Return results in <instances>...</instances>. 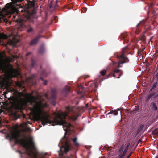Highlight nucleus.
I'll return each instance as SVG.
<instances>
[{
	"instance_id": "nucleus-1",
	"label": "nucleus",
	"mask_w": 158,
	"mask_h": 158,
	"mask_svg": "<svg viewBox=\"0 0 158 158\" xmlns=\"http://www.w3.org/2000/svg\"><path fill=\"white\" fill-rule=\"evenodd\" d=\"M19 95V97L15 98L13 100L12 105L15 110H21L23 109L24 106L27 105L28 102H29L32 106L31 110L37 113L39 116V118L43 126L48 123L52 124V126L56 125L63 126L64 130L65 132L62 139H64L63 143H65V145L60 148V150L62 152L61 155L64 153H67L70 148L68 138L66 137L65 135L68 131H72L70 128H73V126L70 123L66 121L65 119L66 117L68 116L70 119L72 120L75 121L77 119L79 114L78 112L75 111V107L70 106L67 107L65 113L63 114V118L61 115H59L58 116V119H56L54 121H52L48 118V117L43 115L44 114L43 109L48 106V104L47 103H44L41 101L39 102L36 101L34 100L35 97L31 93L24 94L23 92H20ZM59 154L61 155L60 153Z\"/></svg>"
},
{
	"instance_id": "nucleus-2",
	"label": "nucleus",
	"mask_w": 158,
	"mask_h": 158,
	"mask_svg": "<svg viewBox=\"0 0 158 158\" xmlns=\"http://www.w3.org/2000/svg\"><path fill=\"white\" fill-rule=\"evenodd\" d=\"M129 49L127 46L123 48L122 49L121 54H119L118 56V58L120 60L118 62H114L113 63L114 68H119L122 67L121 65L124 63H127L129 62V60L128 58L125 56L128 54Z\"/></svg>"
},
{
	"instance_id": "nucleus-3",
	"label": "nucleus",
	"mask_w": 158,
	"mask_h": 158,
	"mask_svg": "<svg viewBox=\"0 0 158 158\" xmlns=\"http://www.w3.org/2000/svg\"><path fill=\"white\" fill-rule=\"evenodd\" d=\"M19 135L17 133H12L9 137L11 140H15V144H19L21 145L25 149H29V147L27 145V142L26 139H19Z\"/></svg>"
},
{
	"instance_id": "nucleus-4",
	"label": "nucleus",
	"mask_w": 158,
	"mask_h": 158,
	"mask_svg": "<svg viewBox=\"0 0 158 158\" xmlns=\"http://www.w3.org/2000/svg\"><path fill=\"white\" fill-rule=\"evenodd\" d=\"M146 23L145 21L143 20L140 21L136 26V30L135 32L136 34H138L141 30V27H143L145 30L144 33H145L148 30H149L150 27L149 26H146Z\"/></svg>"
},
{
	"instance_id": "nucleus-5",
	"label": "nucleus",
	"mask_w": 158,
	"mask_h": 158,
	"mask_svg": "<svg viewBox=\"0 0 158 158\" xmlns=\"http://www.w3.org/2000/svg\"><path fill=\"white\" fill-rule=\"evenodd\" d=\"M24 28L26 29V31L28 33H32L34 31L32 27L30 25L27 26L22 23H21L20 27L18 28V30L21 31Z\"/></svg>"
},
{
	"instance_id": "nucleus-6",
	"label": "nucleus",
	"mask_w": 158,
	"mask_h": 158,
	"mask_svg": "<svg viewBox=\"0 0 158 158\" xmlns=\"http://www.w3.org/2000/svg\"><path fill=\"white\" fill-rule=\"evenodd\" d=\"M120 70L119 69L115 70L114 69L113 71L111 72L110 74L107 75L105 79H107L109 77L110 75H112L114 77L119 78L120 77L121 75H118V76H117L115 74L118 73H119Z\"/></svg>"
},
{
	"instance_id": "nucleus-7",
	"label": "nucleus",
	"mask_w": 158,
	"mask_h": 158,
	"mask_svg": "<svg viewBox=\"0 0 158 158\" xmlns=\"http://www.w3.org/2000/svg\"><path fill=\"white\" fill-rule=\"evenodd\" d=\"M41 37V35H37L29 43L30 45L31 46H33L36 44Z\"/></svg>"
},
{
	"instance_id": "nucleus-8",
	"label": "nucleus",
	"mask_w": 158,
	"mask_h": 158,
	"mask_svg": "<svg viewBox=\"0 0 158 158\" xmlns=\"http://www.w3.org/2000/svg\"><path fill=\"white\" fill-rule=\"evenodd\" d=\"M27 4H28V7H32L33 8V10H32V13H34L35 11L34 8L35 6L34 1V0H29L28 1H27Z\"/></svg>"
},
{
	"instance_id": "nucleus-9",
	"label": "nucleus",
	"mask_w": 158,
	"mask_h": 158,
	"mask_svg": "<svg viewBox=\"0 0 158 158\" xmlns=\"http://www.w3.org/2000/svg\"><path fill=\"white\" fill-rule=\"evenodd\" d=\"M70 91V88L69 87L67 86L64 88L62 91V94L64 96H66L67 95L68 93Z\"/></svg>"
},
{
	"instance_id": "nucleus-10",
	"label": "nucleus",
	"mask_w": 158,
	"mask_h": 158,
	"mask_svg": "<svg viewBox=\"0 0 158 158\" xmlns=\"http://www.w3.org/2000/svg\"><path fill=\"white\" fill-rule=\"evenodd\" d=\"M10 64H8L7 65H6L3 64H0V70L3 71L6 70L8 66H10Z\"/></svg>"
},
{
	"instance_id": "nucleus-11",
	"label": "nucleus",
	"mask_w": 158,
	"mask_h": 158,
	"mask_svg": "<svg viewBox=\"0 0 158 158\" xmlns=\"http://www.w3.org/2000/svg\"><path fill=\"white\" fill-rule=\"evenodd\" d=\"M35 77L31 76L28 79V81L31 83L32 85H35L36 84V82L34 79Z\"/></svg>"
},
{
	"instance_id": "nucleus-12",
	"label": "nucleus",
	"mask_w": 158,
	"mask_h": 158,
	"mask_svg": "<svg viewBox=\"0 0 158 158\" xmlns=\"http://www.w3.org/2000/svg\"><path fill=\"white\" fill-rule=\"evenodd\" d=\"M56 98V94H52L51 97V99L52 100V104L54 106L56 105L55 100Z\"/></svg>"
},
{
	"instance_id": "nucleus-13",
	"label": "nucleus",
	"mask_w": 158,
	"mask_h": 158,
	"mask_svg": "<svg viewBox=\"0 0 158 158\" xmlns=\"http://www.w3.org/2000/svg\"><path fill=\"white\" fill-rule=\"evenodd\" d=\"M152 135H153V137L156 138L158 136V129H156L152 131Z\"/></svg>"
},
{
	"instance_id": "nucleus-14",
	"label": "nucleus",
	"mask_w": 158,
	"mask_h": 158,
	"mask_svg": "<svg viewBox=\"0 0 158 158\" xmlns=\"http://www.w3.org/2000/svg\"><path fill=\"white\" fill-rule=\"evenodd\" d=\"M19 41V40L15 37L13 38V40L10 41V44L12 45H15Z\"/></svg>"
},
{
	"instance_id": "nucleus-15",
	"label": "nucleus",
	"mask_w": 158,
	"mask_h": 158,
	"mask_svg": "<svg viewBox=\"0 0 158 158\" xmlns=\"http://www.w3.org/2000/svg\"><path fill=\"white\" fill-rule=\"evenodd\" d=\"M45 51V49L43 46H41L38 50L39 53L41 54H43L44 53Z\"/></svg>"
},
{
	"instance_id": "nucleus-16",
	"label": "nucleus",
	"mask_w": 158,
	"mask_h": 158,
	"mask_svg": "<svg viewBox=\"0 0 158 158\" xmlns=\"http://www.w3.org/2000/svg\"><path fill=\"white\" fill-rule=\"evenodd\" d=\"M71 139L73 141L74 145L77 146L79 145V143L77 142V137H75L74 138H71Z\"/></svg>"
},
{
	"instance_id": "nucleus-17",
	"label": "nucleus",
	"mask_w": 158,
	"mask_h": 158,
	"mask_svg": "<svg viewBox=\"0 0 158 158\" xmlns=\"http://www.w3.org/2000/svg\"><path fill=\"white\" fill-rule=\"evenodd\" d=\"M151 106L153 110L156 111L157 110L158 108L156 103L153 102L151 104Z\"/></svg>"
},
{
	"instance_id": "nucleus-18",
	"label": "nucleus",
	"mask_w": 158,
	"mask_h": 158,
	"mask_svg": "<svg viewBox=\"0 0 158 158\" xmlns=\"http://www.w3.org/2000/svg\"><path fill=\"white\" fill-rule=\"evenodd\" d=\"M128 36V35L127 34L124 33H122L120 36V37L121 38H123L124 40V41L125 42H126V41L127 40L126 39L127 38Z\"/></svg>"
},
{
	"instance_id": "nucleus-19",
	"label": "nucleus",
	"mask_w": 158,
	"mask_h": 158,
	"mask_svg": "<svg viewBox=\"0 0 158 158\" xmlns=\"http://www.w3.org/2000/svg\"><path fill=\"white\" fill-rule=\"evenodd\" d=\"M119 110H120L119 109H118L117 110H112V111H110V112L107 114L106 115H107L110 114H113L114 115H116L118 114L117 111H119Z\"/></svg>"
},
{
	"instance_id": "nucleus-20",
	"label": "nucleus",
	"mask_w": 158,
	"mask_h": 158,
	"mask_svg": "<svg viewBox=\"0 0 158 158\" xmlns=\"http://www.w3.org/2000/svg\"><path fill=\"white\" fill-rule=\"evenodd\" d=\"M154 95V94L153 93H151L148 94L146 97V101L148 102L150 98Z\"/></svg>"
},
{
	"instance_id": "nucleus-21",
	"label": "nucleus",
	"mask_w": 158,
	"mask_h": 158,
	"mask_svg": "<svg viewBox=\"0 0 158 158\" xmlns=\"http://www.w3.org/2000/svg\"><path fill=\"white\" fill-rule=\"evenodd\" d=\"M144 127L143 125H140L137 130V134H139L140 131L143 129Z\"/></svg>"
},
{
	"instance_id": "nucleus-22",
	"label": "nucleus",
	"mask_w": 158,
	"mask_h": 158,
	"mask_svg": "<svg viewBox=\"0 0 158 158\" xmlns=\"http://www.w3.org/2000/svg\"><path fill=\"white\" fill-rule=\"evenodd\" d=\"M19 6V7L18 8V9L17 10L18 13H19V12H23L27 11V10H25L24 8H23L21 7H20Z\"/></svg>"
},
{
	"instance_id": "nucleus-23",
	"label": "nucleus",
	"mask_w": 158,
	"mask_h": 158,
	"mask_svg": "<svg viewBox=\"0 0 158 158\" xmlns=\"http://www.w3.org/2000/svg\"><path fill=\"white\" fill-rule=\"evenodd\" d=\"M29 120H30L31 121L32 120L29 117L27 119L26 122L24 123V124L26 126H27V125L28 124H31L32 123H31L30 122V121H29Z\"/></svg>"
},
{
	"instance_id": "nucleus-24",
	"label": "nucleus",
	"mask_w": 158,
	"mask_h": 158,
	"mask_svg": "<svg viewBox=\"0 0 158 158\" xmlns=\"http://www.w3.org/2000/svg\"><path fill=\"white\" fill-rule=\"evenodd\" d=\"M12 5L10 4L9 3H7L5 6V8L6 10H8L9 9H10L12 8Z\"/></svg>"
},
{
	"instance_id": "nucleus-25",
	"label": "nucleus",
	"mask_w": 158,
	"mask_h": 158,
	"mask_svg": "<svg viewBox=\"0 0 158 158\" xmlns=\"http://www.w3.org/2000/svg\"><path fill=\"white\" fill-rule=\"evenodd\" d=\"M146 37L144 34H142L140 36V39L143 42H145L146 41Z\"/></svg>"
},
{
	"instance_id": "nucleus-26",
	"label": "nucleus",
	"mask_w": 158,
	"mask_h": 158,
	"mask_svg": "<svg viewBox=\"0 0 158 158\" xmlns=\"http://www.w3.org/2000/svg\"><path fill=\"white\" fill-rule=\"evenodd\" d=\"M7 38V36L2 33H0V40L2 39H6Z\"/></svg>"
},
{
	"instance_id": "nucleus-27",
	"label": "nucleus",
	"mask_w": 158,
	"mask_h": 158,
	"mask_svg": "<svg viewBox=\"0 0 158 158\" xmlns=\"http://www.w3.org/2000/svg\"><path fill=\"white\" fill-rule=\"evenodd\" d=\"M23 0H11L12 2L14 4H16L18 3H19L22 2Z\"/></svg>"
},
{
	"instance_id": "nucleus-28",
	"label": "nucleus",
	"mask_w": 158,
	"mask_h": 158,
	"mask_svg": "<svg viewBox=\"0 0 158 158\" xmlns=\"http://www.w3.org/2000/svg\"><path fill=\"white\" fill-rule=\"evenodd\" d=\"M106 71L105 70L101 71L100 72L101 75L102 76H104L106 73Z\"/></svg>"
},
{
	"instance_id": "nucleus-29",
	"label": "nucleus",
	"mask_w": 158,
	"mask_h": 158,
	"mask_svg": "<svg viewBox=\"0 0 158 158\" xmlns=\"http://www.w3.org/2000/svg\"><path fill=\"white\" fill-rule=\"evenodd\" d=\"M35 65V62L33 59L31 60V65L32 67H34Z\"/></svg>"
},
{
	"instance_id": "nucleus-30",
	"label": "nucleus",
	"mask_w": 158,
	"mask_h": 158,
	"mask_svg": "<svg viewBox=\"0 0 158 158\" xmlns=\"http://www.w3.org/2000/svg\"><path fill=\"white\" fill-rule=\"evenodd\" d=\"M157 85V82H155L153 85L152 88L151 89L150 91H152V90H153L155 89V88L156 87Z\"/></svg>"
},
{
	"instance_id": "nucleus-31",
	"label": "nucleus",
	"mask_w": 158,
	"mask_h": 158,
	"mask_svg": "<svg viewBox=\"0 0 158 158\" xmlns=\"http://www.w3.org/2000/svg\"><path fill=\"white\" fill-rule=\"evenodd\" d=\"M123 146H121L119 150V153H122L123 152Z\"/></svg>"
},
{
	"instance_id": "nucleus-32",
	"label": "nucleus",
	"mask_w": 158,
	"mask_h": 158,
	"mask_svg": "<svg viewBox=\"0 0 158 158\" xmlns=\"http://www.w3.org/2000/svg\"><path fill=\"white\" fill-rule=\"evenodd\" d=\"M130 146V143H128L127 145V146H126V148H125L124 150L127 152V150H128V148L129 147V146Z\"/></svg>"
},
{
	"instance_id": "nucleus-33",
	"label": "nucleus",
	"mask_w": 158,
	"mask_h": 158,
	"mask_svg": "<svg viewBox=\"0 0 158 158\" xmlns=\"http://www.w3.org/2000/svg\"><path fill=\"white\" fill-rule=\"evenodd\" d=\"M52 94H55L56 93V89H52L51 90Z\"/></svg>"
},
{
	"instance_id": "nucleus-34",
	"label": "nucleus",
	"mask_w": 158,
	"mask_h": 158,
	"mask_svg": "<svg viewBox=\"0 0 158 158\" xmlns=\"http://www.w3.org/2000/svg\"><path fill=\"white\" fill-rule=\"evenodd\" d=\"M43 32V31L42 30H40L38 32V35H40V34H41Z\"/></svg>"
},
{
	"instance_id": "nucleus-35",
	"label": "nucleus",
	"mask_w": 158,
	"mask_h": 158,
	"mask_svg": "<svg viewBox=\"0 0 158 158\" xmlns=\"http://www.w3.org/2000/svg\"><path fill=\"white\" fill-rule=\"evenodd\" d=\"M139 109V107L138 106H136L135 108L134 109V111H137Z\"/></svg>"
},
{
	"instance_id": "nucleus-36",
	"label": "nucleus",
	"mask_w": 158,
	"mask_h": 158,
	"mask_svg": "<svg viewBox=\"0 0 158 158\" xmlns=\"http://www.w3.org/2000/svg\"><path fill=\"white\" fill-rule=\"evenodd\" d=\"M42 74L44 76H46L47 75V74L44 71H43L42 72Z\"/></svg>"
},
{
	"instance_id": "nucleus-37",
	"label": "nucleus",
	"mask_w": 158,
	"mask_h": 158,
	"mask_svg": "<svg viewBox=\"0 0 158 158\" xmlns=\"http://www.w3.org/2000/svg\"><path fill=\"white\" fill-rule=\"evenodd\" d=\"M87 10V8H86L85 7V8H84L83 9V10L82 11L83 12H85Z\"/></svg>"
},
{
	"instance_id": "nucleus-38",
	"label": "nucleus",
	"mask_w": 158,
	"mask_h": 158,
	"mask_svg": "<svg viewBox=\"0 0 158 158\" xmlns=\"http://www.w3.org/2000/svg\"><path fill=\"white\" fill-rule=\"evenodd\" d=\"M12 71L13 73L15 72L16 73H19V72L17 70H15L13 69H12Z\"/></svg>"
},
{
	"instance_id": "nucleus-39",
	"label": "nucleus",
	"mask_w": 158,
	"mask_h": 158,
	"mask_svg": "<svg viewBox=\"0 0 158 158\" xmlns=\"http://www.w3.org/2000/svg\"><path fill=\"white\" fill-rule=\"evenodd\" d=\"M31 52H28L27 53L26 55V56H28L29 55H30L31 54Z\"/></svg>"
},
{
	"instance_id": "nucleus-40",
	"label": "nucleus",
	"mask_w": 158,
	"mask_h": 158,
	"mask_svg": "<svg viewBox=\"0 0 158 158\" xmlns=\"http://www.w3.org/2000/svg\"><path fill=\"white\" fill-rule=\"evenodd\" d=\"M47 84V81L46 80L43 83V85H46Z\"/></svg>"
},
{
	"instance_id": "nucleus-41",
	"label": "nucleus",
	"mask_w": 158,
	"mask_h": 158,
	"mask_svg": "<svg viewBox=\"0 0 158 158\" xmlns=\"http://www.w3.org/2000/svg\"><path fill=\"white\" fill-rule=\"evenodd\" d=\"M6 85H3L1 86V88L4 89V88H6Z\"/></svg>"
},
{
	"instance_id": "nucleus-42",
	"label": "nucleus",
	"mask_w": 158,
	"mask_h": 158,
	"mask_svg": "<svg viewBox=\"0 0 158 158\" xmlns=\"http://www.w3.org/2000/svg\"><path fill=\"white\" fill-rule=\"evenodd\" d=\"M124 155L122 154V155H121L120 156H119V157L118 158H123V157H124Z\"/></svg>"
},
{
	"instance_id": "nucleus-43",
	"label": "nucleus",
	"mask_w": 158,
	"mask_h": 158,
	"mask_svg": "<svg viewBox=\"0 0 158 158\" xmlns=\"http://www.w3.org/2000/svg\"><path fill=\"white\" fill-rule=\"evenodd\" d=\"M124 155L122 154V155H121L120 156H119V157L118 158H123V157H124Z\"/></svg>"
},
{
	"instance_id": "nucleus-44",
	"label": "nucleus",
	"mask_w": 158,
	"mask_h": 158,
	"mask_svg": "<svg viewBox=\"0 0 158 158\" xmlns=\"http://www.w3.org/2000/svg\"><path fill=\"white\" fill-rule=\"evenodd\" d=\"M124 155L122 154V155H121L120 156H119V157L118 158H123V157H124Z\"/></svg>"
},
{
	"instance_id": "nucleus-45",
	"label": "nucleus",
	"mask_w": 158,
	"mask_h": 158,
	"mask_svg": "<svg viewBox=\"0 0 158 158\" xmlns=\"http://www.w3.org/2000/svg\"><path fill=\"white\" fill-rule=\"evenodd\" d=\"M124 155L122 154V155H121L120 156H119V157L118 158H123V157H124Z\"/></svg>"
},
{
	"instance_id": "nucleus-46",
	"label": "nucleus",
	"mask_w": 158,
	"mask_h": 158,
	"mask_svg": "<svg viewBox=\"0 0 158 158\" xmlns=\"http://www.w3.org/2000/svg\"><path fill=\"white\" fill-rule=\"evenodd\" d=\"M127 152L124 150L122 154H123V155H125L126 153Z\"/></svg>"
},
{
	"instance_id": "nucleus-47",
	"label": "nucleus",
	"mask_w": 158,
	"mask_h": 158,
	"mask_svg": "<svg viewBox=\"0 0 158 158\" xmlns=\"http://www.w3.org/2000/svg\"><path fill=\"white\" fill-rule=\"evenodd\" d=\"M155 76L156 78H157V79L158 80V73H157Z\"/></svg>"
},
{
	"instance_id": "nucleus-48",
	"label": "nucleus",
	"mask_w": 158,
	"mask_h": 158,
	"mask_svg": "<svg viewBox=\"0 0 158 158\" xmlns=\"http://www.w3.org/2000/svg\"><path fill=\"white\" fill-rule=\"evenodd\" d=\"M153 37H151L150 39V41L151 42V43L152 42V39Z\"/></svg>"
},
{
	"instance_id": "nucleus-49",
	"label": "nucleus",
	"mask_w": 158,
	"mask_h": 158,
	"mask_svg": "<svg viewBox=\"0 0 158 158\" xmlns=\"http://www.w3.org/2000/svg\"><path fill=\"white\" fill-rule=\"evenodd\" d=\"M156 11L155 10H153L152 11V14L155 15V14Z\"/></svg>"
},
{
	"instance_id": "nucleus-50",
	"label": "nucleus",
	"mask_w": 158,
	"mask_h": 158,
	"mask_svg": "<svg viewBox=\"0 0 158 158\" xmlns=\"http://www.w3.org/2000/svg\"><path fill=\"white\" fill-rule=\"evenodd\" d=\"M142 140L141 139H139V141H138V143H140V142H142Z\"/></svg>"
},
{
	"instance_id": "nucleus-51",
	"label": "nucleus",
	"mask_w": 158,
	"mask_h": 158,
	"mask_svg": "<svg viewBox=\"0 0 158 158\" xmlns=\"http://www.w3.org/2000/svg\"><path fill=\"white\" fill-rule=\"evenodd\" d=\"M40 79L42 81H43V78L42 77H40Z\"/></svg>"
},
{
	"instance_id": "nucleus-52",
	"label": "nucleus",
	"mask_w": 158,
	"mask_h": 158,
	"mask_svg": "<svg viewBox=\"0 0 158 158\" xmlns=\"http://www.w3.org/2000/svg\"><path fill=\"white\" fill-rule=\"evenodd\" d=\"M132 152L130 153V154L128 155V156H131V154H132Z\"/></svg>"
},
{
	"instance_id": "nucleus-53",
	"label": "nucleus",
	"mask_w": 158,
	"mask_h": 158,
	"mask_svg": "<svg viewBox=\"0 0 158 158\" xmlns=\"http://www.w3.org/2000/svg\"><path fill=\"white\" fill-rule=\"evenodd\" d=\"M115 74H116L117 76H118V75H120V74H118V73Z\"/></svg>"
},
{
	"instance_id": "nucleus-54",
	"label": "nucleus",
	"mask_w": 158,
	"mask_h": 158,
	"mask_svg": "<svg viewBox=\"0 0 158 158\" xmlns=\"http://www.w3.org/2000/svg\"><path fill=\"white\" fill-rule=\"evenodd\" d=\"M4 93L5 94H6L7 93H6L5 92H4Z\"/></svg>"
},
{
	"instance_id": "nucleus-55",
	"label": "nucleus",
	"mask_w": 158,
	"mask_h": 158,
	"mask_svg": "<svg viewBox=\"0 0 158 158\" xmlns=\"http://www.w3.org/2000/svg\"><path fill=\"white\" fill-rule=\"evenodd\" d=\"M130 156H127V158H129V157H130Z\"/></svg>"
},
{
	"instance_id": "nucleus-56",
	"label": "nucleus",
	"mask_w": 158,
	"mask_h": 158,
	"mask_svg": "<svg viewBox=\"0 0 158 158\" xmlns=\"http://www.w3.org/2000/svg\"><path fill=\"white\" fill-rule=\"evenodd\" d=\"M41 37H44V36H41Z\"/></svg>"
},
{
	"instance_id": "nucleus-57",
	"label": "nucleus",
	"mask_w": 158,
	"mask_h": 158,
	"mask_svg": "<svg viewBox=\"0 0 158 158\" xmlns=\"http://www.w3.org/2000/svg\"><path fill=\"white\" fill-rule=\"evenodd\" d=\"M138 55H139V51H138Z\"/></svg>"
},
{
	"instance_id": "nucleus-58",
	"label": "nucleus",
	"mask_w": 158,
	"mask_h": 158,
	"mask_svg": "<svg viewBox=\"0 0 158 158\" xmlns=\"http://www.w3.org/2000/svg\"><path fill=\"white\" fill-rule=\"evenodd\" d=\"M19 152L20 153V154H21V152L20 151H19Z\"/></svg>"
},
{
	"instance_id": "nucleus-59",
	"label": "nucleus",
	"mask_w": 158,
	"mask_h": 158,
	"mask_svg": "<svg viewBox=\"0 0 158 158\" xmlns=\"http://www.w3.org/2000/svg\"><path fill=\"white\" fill-rule=\"evenodd\" d=\"M156 158H158V155L157 156Z\"/></svg>"
},
{
	"instance_id": "nucleus-60",
	"label": "nucleus",
	"mask_w": 158,
	"mask_h": 158,
	"mask_svg": "<svg viewBox=\"0 0 158 158\" xmlns=\"http://www.w3.org/2000/svg\"><path fill=\"white\" fill-rule=\"evenodd\" d=\"M86 106L87 107L88 106V104H86Z\"/></svg>"
},
{
	"instance_id": "nucleus-61",
	"label": "nucleus",
	"mask_w": 158,
	"mask_h": 158,
	"mask_svg": "<svg viewBox=\"0 0 158 158\" xmlns=\"http://www.w3.org/2000/svg\"><path fill=\"white\" fill-rule=\"evenodd\" d=\"M13 58H15V56H13Z\"/></svg>"
},
{
	"instance_id": "nucleus-62",
	"label": "nucleus",
	"mask_w": 158,
	"mask_h": 158,
	"mask_svg": "<svg viewBox=\"0 0 158 158\" xmlns=\"http://www.w3.org/2000/svg\"><path fill=\"white\" fill-rule=\"evenodd\" d=\"M10 61H11V62H12L13 60H10Z\"/></svg>"
},
{
	"instance_id": "nucleus-63",
	"label": "nucleus",
	"mask_w": 158,
	"mask_h": 158,
	"mask_svg": "<svg viewBox=\"0 0 158 158\" xmlns=\"http://www.w3.org/2000/svg\"><path fill=\"white\" fill-rule=\"evenodd\" d=\"M157 97H158V94L156 95Z\"/></svg>"
},
{
	"instance_id": "nucleus-64",
	"label": "nucleus",
	"mask_w": 158,
	"mask_h": 158,
	"mask_svg": "<svg viewBox=\"0 0 158 158\" xmlns=\"http://www.w3.org/2000/svg\"><path fill=\"white\" fill-rule=\"evenodd\" d=\"M25 116H23V117H24V118H25Z\"/></svg>"
}]
</instances>
